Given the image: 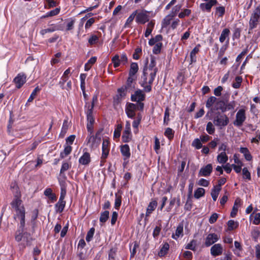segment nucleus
<instances>
[{"label":"nucleus","instance_id":"f257e3e1","mask_svg":"<svg viewBox=\"0 0 260 260\" xmlns=\"http://www.w3.org/2000/svg\"><path fill=\"white\" fill-rule=\"evenodd\" d=\"M155 72H151L149 70L143 69V74L141 77L140 84L141 87L144 88L146 92H149L151 91V84L156 76Z\"/></svg>","mask_w":260,"mask_h":260},{"label":"nucleus","instance_id":"f03ea898","mask_svg":"<svg viewBox=\"0 0 260 260\" xmlns=\"http://www.w3.org/2000/svg\"><path fill=\"white\" fill-rule=\"evenodd\" d=\"M213 122L215 126L221 129L229 124V118L225 114L217 112L214 117Z\"/></svg>","mask_w":260,"mask_h":260},{"label":"nucleus","instance_id":"7ed1b4c3","mask_svg":"<svg viewBox=\"0 0 260 260\" xmlns=\"http://www.w3.org/2000/svg\"><path fill=\"white\" fill-rule=\"evenodd\" d=\"M260 20V4L257 6L252 13L249 22V29L255 28Z\"/></svg>","mask_w":260,"mask_h":260},{"label":"nucleus","instance_id":"20e7f679","mask_svg":"<svg viewBox=\"0 0 260 260\" xmlns=\"http://www.w3.org/2000/svg\"><path fill=\"white\" fill-rule=\"evenodd\" d=\"M246 119L245 109L244 108L240 109L236 114V118L233 121V124L237 127H240L242 126Z\"/></svg>","mask_w":260,"mask_h":260},{"label":"nucleus","instance_id":"39448f33","mask_svg":"<svg viewBox=\"0 0 260 260\" xmlns=\"http://www.w3.org/2000/svg\"><path fill=\"white\" fill-rule=\"evenodd\" d=\"M143 90L137 89L134 93L132 94L131 100L133 102H142L145 99V94Z\"/></svg>","mask_w":260,"mask_h":260},{"label":"nucleus","instance_id":"423d86ee","mask_svg":"<svg viewBox=\"0 0 260 260\" xmlns=\"http://www.w3.org/2000/svg\"><path fill=\"white\" fill-rule=\"evenodd\" d=\"M26 76L24 73H19L13 80V82L16 84V87L17 88H21L26 82Z\"/></svg>","mask_w":260,"mask_h":260},{"label":"nucleus","instance_id":"0eeeda50","mask_svg":"<svg viewBox=\"0 0 260 260\" xmlns=\"http://www.w3.org/2000/svg\"><path fill=\"white\" fill-rule=\"evenodd\" d=\"M136 16V21L138 23L144 24L149 21V16L146 11L137 12Z\"/></svg>","mask_w":260,"mask_h":260},{"label":"nucleus","instance_id":"6e6552de","mask_svg":"<svg viewBox=\"0 0 260 260\" xmlns=\"http://www.w3.org/2000/svg\"><path fill=\"white\" fill-rule=\"evenodd\" d=\"M219 237L216 234L212 233L207 235L205 239V245L209 247L216 243L219 240Z\"/></svg>","mask_w":260,"mask_h":260},{"label":"nucleus","instance_id":"1a4fd4ad","mask_svg":"<svg viewBox=\"0 0 260 260\" xmlns=\"http://www.w3.org/2000/svg\"><path fill=\"white\" fill-rule=\"evenodd\" d=\"M136 79V77L128 76L126 84L124 87L126 88L127 92H132L135 89L136 83L134 82Z\"/></svg>","mask_w":260,"mask_h":260},{"label":"nucleus","instance_id":"9d476101","mask_svg":"<svg viewBox=\"0 0 260 260\" xmlns=\"http://www.w3.org/2000/svg\"><path fill=\"white\" fill-rule=\"evenodd\" d=\"M22 201L18 198H15L11 202L12 207L16 210V215L19 214V211H25L23 206H21Z\"/></svg>","mask_w":260,"mask_h":260},{"label":"nucleus","instance_id":"9b49d317","mask_svg":"<svg viewBox=\"0 0 260 260\" xmlns=\"http://www.w3.org/2000/svg\"><path fill=\"white\" fill-rule=\"evenodd\" d=\"M217 0H210L208 1L207 3H201L200 5V8L202 10V11H207L208 12H210L211 8L216 5L217 4Z\"/></svg>","mask_w":260,"mask_h":260},{"label":"nucleus","instance_id":"f8f14e48","mask_svg":"<svg viewBox=\"0 0 260 260\" xmlns=\"http://www.w3.org/2000/svg\"><path fill=\"white\" fill-rule=\"evenodd\" d=\"M223 252V248L220 244H215L210 249L211 254L213 256L220 255Z\"/></svg>","mask_w":260,"mask_h":260},{"label":"nucleus","instance_id":"ddd939ff","mask_svg":"<svg viewBox=\"0 0 260 260\" xmlns=\"http://www.w3.org/2000/svg\"><path fill=\"white\" fill-rule=\"evenodd\" d=\"M212 169L213 168L212 165L208 164L206 166L201 168L199 172V176L204 177L209 176L212 172Z\"/></svg>","mask_w":260,"mask_h":260},{"label":"nucleus","instance_id":"4468645a","mask_svg":"<svg viewBox=\"0 0 260 260\" xmlns=\"http://www.w3.org/2000/svg\"><path fill=\"white\" fill-rule=\"evenodd\" d=\"M91 161L90 154L87 151L84 152L79 159V163L82 165L87 166Z\"/></svg>","mask_w":260,"mask_h":260},{"label":"nucleus","instance_id":"2eb2a0df","mask_svg":"<svg viewBox=\"0 0 260 260\" xmlns=\"http://www.w3.org/2000/svg\"><path fill=\"white\" fill-rule=\"evenodd\" d=\"M120 152L124 160L129 159L131 157L130 148L128 145L124 144L121 145Z\"/></svg>","mask_w":260,"mask_h":260},{"label":"nucleus","instance_id":"dca6fc26","mask_svg":"<svg viewBox=\"0 0 260 260\" xmlns=\"http://www.w3.org/2000/svg\"><path fill=\"white\" fill-rule=\"evenodd\" d=\"M109 142L107 140L104 139L103 140V142L102 143V159H106L108 156L109 152Z\"/></svg>","mask_w":260,"mask_h":260},{"label":"nucleus","instance_id":"f3484780","mask_svg":"<svg viewBox=\"0 0 260 260\" xmlns=\"http://www.w3.org/2000/svg\"><path fill=\"white\" fill-rule=\"evenodd\" d=\"M144 69L149 70L151 72H155V73L156 74L158 69L156 67L155 58L154 56H151L150 63L148 66L144 67Z\"/></svg>","mask_w":260,"mask_h":260},{"label":"nucleus","instance_id":"a211bd4d","mask_svg":"<svg viewBox=\"0 0 260 260\" xmlns=\"http://www.w3.org/2000/svg\"><path fill=\"white\" fill-rule=\"evenodd\" d=\"M122 140L124 143L129 142L132 138V134L131 132V129H125L123 132L122 135Z\"/></svg>","mask_w":260,"mask_h":260},{"label":"nucleus","instance_id":"6ab92c4d","mask_svg":"<svg viewBox=\"0 0 260 260\" xmlns=\"http://www.w3.org/2000/svg\"><path fill=\"white\" fill-rule=\"evenodd\" d=\"M230 31L228 28H224L221 32L219 37V41L220 43H223L226 39H227L226 44H229V35Z\"/></svg>","mask_w":260,"mask_h":260},{"label":"nucleus","instance_id":"aec40b11","mask_svg":"<svg viewBox=\"0 0 260 260\" xmlns=\"http://www.w3.org/2000/svg\"><path fill=\"white\" fill-rule=\"evenodd\" d=\"M183 224L182 223H180L178 226L177 227L175 234L172 235V238L174 239L177 240L180 237H182L183 235Z\"/></svg>","mask_w":260,"mask_h":260},{"label":"nucleus","instance_id":"412c9836","mask_svg":"<svg viewBox=\"0 0 260 260\" xmlns=\"http://www.w3.org/2000/svg\"><path fill=\"white\" fill-rule=\"evenodd\" d=\"M241 205V200L240 198H237L234 202V205L233 206L232 211L231 212V216L232 217H234L238 212V207L240 206Z\"/></svg>","mask_w":260,"mask_h":260},{"label":"nucleus","instance_id":"4be33fe9","mask_svg":"<svg viewBox=\"0 0 260 260\" xmlns=\"http://www.w3.org/2000/svg\"><path fill=\"white\" fill-rule=\"evenodd\" d=\"M32 238L29 233L27 232L23 233V242H25V244L21 243L20 245L22 247V248H24L26 245H30L32 241Z\"/></svg>","mask_w":260,"mask_h":260},{"label":"nucleus","instance_id":"5701e85b","mask_svg":"<svg viewBox=\"0 0 260 260\" xmlns=\"http://www.w3.org/2000/svg\"><path fill=\"white\" fill-rule=\"evenodd\" d=\"M87 145H88L90 148H93L95 146L96 143L98 142V140L96 139L93 135H89L86 139Z\"/></svg>","mask_w":260,"mask_h":260},{"label":"nucleus","instance_id":"b1692460","mask_svg":"<svg viewBox=\"0 0 260 260\" xmlns=\"http://www.w3.org/2000/svg\"><path fill=\"white\" fill-rule=\"evenodd\" d=\"M200 47V45L199 44H198L190 52V64L196 62L197 61L196 54L199 52Z\"/></svg>","mask_w":260,"mask_h":260},{"label":"nucleus","instance_id":"393cba45","mask_svg":"<svg viewBox=\"0 0 260 260\" xmlns=\"http://www.w3.org/2000/svg\"><path fill=\"white\" fill-rule=\"evenodd\" d=\"M17 216L20 218V229L22 232H23V229L25 226V211L22 210L21 211H19V214L16 215Z\"/></svg>","mask_w":260,"mask_h":260},{"label":"nucleus","instance_id":"a878e982","mask_svg":"<svg viewBox=\"0 0 260 260\" xmlns=\"http://www.w3.org/2000/svg\"><path fill=\"white\" fill-rule=\"evenodd\" d=\"M57 30H59V26L54 24H52L50 25V27L49 28L42 29L40 31V34L44 36L47 33L52 32Z\"/></svg>","mask_w":260,"mask_h":260},{"label":"nucleus","instance_id":"bb28decb","mask_svg":"<svg viewBox=\"0 0 260 260\" xmlns=\"http://www.w3.org/2000/svg\"><path fill=\"white\" fill-rule=\"evenodd\" d=\"M44 194L45 196L47 197L52 202L55 201L57 199L55 193L52 192V190L50 188H46L44 190Z\"/></svg>","mask_w":260,"mask_h":260},{"label":"nucleus","instance_id":"cd10ccee","mask_svg":"<svg viewBox=\"0 0 260 260\" xmlns=\"http://www.w3.org/2000/svg\"><path fill=\"white\" fill-rule=\"evenodd\" d=\"M138 70L139 67L138 63L136 62H132L131 64L128 76L135 77V75L138 72Z\"/></svg>","mask_w":260,"mask_h":260},{"label":"nucleus","instance_id":"c85d7f7f","mask_svg":"<svg viewBox=\"0 0 260 260\" xmlns=\"http://www.w3.org/2000/svg\"><path fill=\"white\" fill-rule=\"evenodd\" d=\"M157 203L156 201H152L150 202L147 207L146 215L148 216L156 208Z\"/></svg>","mask_w":260,"mask_h":260},{"label":"nucleus","instance_id":"c756f323","mask_svg":"<svg viewBox=\"0 0 260 260\" xmlns=\"http://www.w3.org/2000/svg\"><path fill=\"white\" fill-rule=\"evenodd\" d=\"M85 113L87 117V124H93L94 122V118L93 115V110L87 109L85 111Z\"/></svg>","mask_w":260,"mask_h":260},{"label":"nucleus","instance_id":"7c9ffc66","mask_svg":"<svg viewBox=\"0 0 260 260\" xmlns=\"http://www.w3.org/2000/svg\"><path fill=\"white\" fill-rule=\"evenodd\" d=\"M169 244L168 243H164L160 247L158 255L159 257H163L167 254L169 249Z\"/></svg>","mask_w":260,"mask_h":260},{"label":"nucleus","instance_id":"2f4dec72","mask_svg":"<svg viewBox=\"0 0 260 260\" xmlns=\"http://www.w3.org/2000/svg\"><path fill=\"white\" fill-rule=\"evenodd\" d=\"M240 152L243 154L246 160L250 161L252 159V157L248 149L246 147H241L240 148Z\"/></svg>","mask_w":260,"mask_h":260},{"label":"nucleus","instance_id":"473e14b6","mask_svg":"<svg viewBox=\"0 0 260 260\" xmlns=\"http://www.w3.org/2000/svg\"><path fill=\"white\" fill-rule=\"evenodd\" d=\"M217 159L220 164H225L228 160V156L225 152H221L217 156Z\"/></svg>","mask_w":260,"mask_h":260},{"label":"nucleus","instance_id":"72a5a7b5","mask_svg":"<svg viewBox=\"0 0 260 260\" xmlns=\"http://www.w3.org/2000/svg\"><path fill=\"white\" fill-rule=\"evenodd\" d=\"M69 128L68 121L67 120H64L63 122V124L61 127V132L59 134V137L63 138L66 135L67 131Z\"/></svg>","mask_w":260,"mask_h":260},{"label":"nucleus","instance_id":"f704fd0d","mask_svg":"<svg viewBox=\"0 0 260 260\" xmlns=\"http://www.w3.org/2000/svg\"><path fill=\"white\" fill-rule=\"evenodd\" d=\"M72 148L71 146H66L64 148V150L62 152L60 153V157L61 158H63L67 155H68L71 152Z\"/></svg>","mask_w":260,"mask_h":260},{"label":"nucleus","instance_id":"c9c22d12","mask_svg":"<svg viewBox=\"0 0 260 260\" xmlns=\"http://www.w3.org/2000/svg\"><path fill=\"white\" fill-rule=\"evenodd\" d=\"M71 167V164H69L67 162L63 161L62 162L60 170V175H62L63 177H65L63 173L69 170Z\"/></svg>","mask_w":260,"mask_h":260},{"label":"nucleus","instance_id":"e433bc0d","mask_svg":"<svg viewBox=\"0 0 260 260\" xmlns=\"http://www.w3.org/2000/svg\"><path fill=\"white\" fill-rule=\"evenodd\" d=\"M221 189V188H220L219 187L216 188V187H214V186L212 189L211 192V197L214 201H216Z\"/></svg>","mask_w":260,"mask_h":260},{"label":"nucleus","instance_id":"4c0bfd02","mask_svg":"<svg viewBox=\"0 0 260 260\" xmlns=\"http://www.w3.org/2000/svg\"><path fill=\"white\" fill-rule=\"evenodd\" d=\"M181 11L178 14L179 18H183L186 16H189L191 13V10L188 9H181Z\"/></svg>","mask_w":260,"mask_h":260},{"label":"nucleus","instance_id":"58836bf2","mask_svg":"<svg viewBox=\"0 0 260 260\" xmlns=\"http://www.w3.org/2000/svg\"><path fill=\"white\" fill-rule=\"evenodd\" d=\"M66 205L65 201H58L55 204V207L57 212L61 213L63 211Z\"/></svg>","mask_w":260,"mask_h":260},{"label":"nucleus","instance_id":"ea45409f","mask_svg":"<svg viewBox=\"0 0 260 260\" xmlns=\"http://www.w3.org/2000/svg\"><path fill=\"white\" fill-rule=\"evenodd\" d=\"M205 190L203 188H198L194 191V197L196 199H199L204 196Z\"/></svg>","mask_w":260,"mask_h":260},{"label":"nucleus","instance_id":"a19ab883","mask_svg":"<svg viewBox=\"0 0 260 260\" xmlns=\"http://www.w3.org/2000/svg\"><path fill=\"white\" fill-rule=\"evenodd\" d=\"M109 217V212L108 211H105L101 212L100 217V221L102 223H105Z\"/></svg>","mask_w":260,"mask_h":260},{"label":"nucleus","instance_id":"79ce46f5","mask_svg":"<svg viewBox=\"0 0 260 260\" xmlns=\"http://www.w3.org/2000/svg\"><path fill=\"white\" fill-rule=\"evenodd\" d=\"M174 17L172 16L170 14L166 16L165 18L163 19L162 22V27H165L169 25L171 23V21L173 19Z\"/></svg>","mask_w":260,"mask_h":260},{"label":"nucleus","instance_id":"37998d69","mask_svg":"<svg viewBox=\"0 0 260 260\" xmlns=\"http://www.w3.org/2000/svg\"><path fill=\"white\" fill-rule=\"evenodd\" d=\"M170 109L168 107H167L165 111L164 117V124L168 125L170 121Z\"/></svg>","mask_w":260,"mask_h":260},{"label":"nucleus","instance_id":"c03bdc74","mask_svg":"<svg viewBox=\"0 0 260 260\" xmlns=\"http://www.w3.org/2000/svg\"><path fill=\"white\" fill-rule=\"evenodd\" d=\"M197 241L195 240H192L189 243L185 245L186 249H189L192 251L196 250Z\"/></svg>","mask_w":260,"mask_h":260},{"label":"nucleus","instance_id":"a18cd8bd","mask_svg":"<svg viewBox=\"0 0 260 260\" xmlns=\"http://www.w3.org/2000/svg\"><path fill=\"white\" fill-rule=\"evenodd\" d=\"M112 62L115 68L118 67L121 63L120 56L118 54H116L112 58Z\"/></svg>","mask_w":260,"mask_h":260},{"label":"nucleus","instance_id":"49530a36","mask_svg":"<svg viewBox=\"0 0 260 260\" xmlns=\"http://www.w3.org/2000/svg\"><path fill=\"white\" fill-rule=\"evenodd\" d=\"M242 81V78L241 76H237L235 78V82L232 84V87L235 89L240 88Z\"/></svg>","mask_w":260,"mask_h":260},{"label":"nucleus","instance_id":"de8ad7c7","mask_svg":"<svg viewBox=\"0 0 260 260\" xmlns=\"http://www.w3.org/2000/svg\"><path fill=\"white\" fill-rule=\"evenodd\" d=\"M165 136L168 138L170 140H172L174 135V132L173 129L170 127H168L166 129L164 133Z\"/></svg>","mask_w":260,"mask_h":260},{"label":"nucleus","instance_id":"09e8293b","mask_svg":"<svg viewBox=\"0 0 260 260\" xmlns=\"http://www.w3.org/2000/svg\"><path fill=\"white\" fill-rule=\"evenodd\" d=\"M206 130L207 132L210 135H213L215 133V127L211 122L207 123L206 125Z\"/></svg>","mask_w":260,"mask_h":260},{"label":"nucleus","instance_id":"8fccbe9b","mask_svg":"<svg viewBox=\"0 0 260 260\" xmlns=\"http://www.w3.org/2000/svg\"><path fill=\"white\" fill-rule=\"evenodd\" d=\"M97 101L98 96L96 95H94L92 99L91 104L90 105L88 103H86L85 108H87L88 109H91V110H93L94 104Z\"/></svg>","mask_w":260,"mask_h":260},{"label":"nucleus","instance_id":"3c124183","mask_svg":"<svg viewBox=\"0 0 260 260\" xmlns=\"http://www.w3.org/2000/svg\"><path fill=\"white\" fill-rule=\"evenodd\" d=\"M234 107H235L234 102H232L227 103V104L225 103V106H224V108H223L222 109V112L224 113L227 111L233 110L234 109Z\"/></svg>","mask_w":260,"mask_h":260},{"label":"nucleus","instance_id":"603ef678","mask_svg":"<svg viewBox=\"0 0 260 260\" xmlns=\"http://www.w3.org/2000/svg\"><path fill=\"white\" fill-rule=\"evenodd\" d=\"M182 6L181 5H177L175 6L172 9V10L170 13V15L173 16V17H175L176 16L177 13L180 11V10L181 9Z\"/></svg>","mask_w":260,"mask_h":260},{"label":"nucleus","instance_id":"864d4df0","mask_svg":"<svg viewBox=\"0 0 260 260\" xmlns=\"http://www.w3.org/2000/svg\"><path fill=\"white\" fill-rule=\"evenodd\" d=\"M242 174L244 179L251 180V174L249 172L247 168L245 167L242 169Z\"/></svg>","mask_w":260,"mask_h":260},{"label":"nucleus","instance_id":"5fc2aeb1","mask_svg":"<svg viewBox=\"0 0 260 260\" xmlns=\"http://www.w3.org/2000/svg\"><path fill=\"white\" fill-rule=\"evenodd\" d=\"M94 231L95 229L94 228H91L88 231L87 235L86 236V240L87 242H90L92 240L94 233Z\"/></svg>","mask_w":260,"mask_h":260},{"label":"nucleus","instance_id":"6e6d98bb","mask_svg":"<svg viewBox=\"0 0 260 260\" xmlns=\"http://www.w3.org/2000/svg\"><path fill=\"white\" fill-rule=\"evenodd\" d=\"M142 119V115L141 114H138L136 119L133 122V127L134 128H138Z\"/></svg>","mask_w":260,"mask_h":260},{"label":"nucleus","instance_id":"4d7b16f0","mask_svg":"<svg viewBox=\"0 0 260 260\" xmlns=\"http://www.w3.org/2000/svg\"><path fill=\"white\" fill-rule=\"evenodd\" d=\"M192 146L197 149H200L203 147L201 141L199 138H196L192 141Z\"/></svg>","mask_w":260,"mask_h":260},{"label":"nucleus","instance_id":"13d9d810","mask_svg":"<svg viewBox=\"0 0 260 260\" xmlns=\"http://www.w3.org/2000/svg\"><path fill=\"white\" fill-rule=\"evenodd\" d=\"M216 100L217 98L213 96L208 98L206 103V107L208 108H211L213 106V104L216 102Z\"/></svg>","mask_w":260,"mask_h":260},{"label":"nucleus","instance_id":"bf43d9fd","mask_svg":"<svg viewBox=\"0 0 260 260\" xmlns=\"http://www.w3.org/2000/svg\"><path fill=\"white\" fill-rule=\"evenodd\" d=\"M41 89L38 87H36L32 91L31 93L30 94V95L29 96V98L27 100V102H31L33 101V100L35 99V96H36L37 92L40 91Z\"/></svg>","mask_w":260,"mask_h":260},{"label":"nucleus","instance_id":"052dcab7","mask_svg":"<svg viewBox=\"0 0 260 260\" xmlns=\"http://www.w3.org/2000/svg\"><path fill=\"white\" fill-rule=\"evenodd\" d=\"M121 204V197L118 196L117 193L115 194V200L114 203L115 208L118 210Z\"/></svg>","mask_w":260,"mask_h":260},{"label":"nucleus","instance_id":"680f3d73","mask_svg":"<svg viewBox=\"0 0 260 260\" xmlns=\"http://www.w3.org/2000/svg\"><path fill=\"white\" fill-rule=\"evenodd\" d=\"M118 94L117 95L118 98L124 97L126 95V92H127L126 88L122 86L121 88H119L117 90Z\"/></svg>","mask_w":260,"mask_h":260},{"label":"nucleus","instance_id":"e2e57ef3","mask_svg":"<svg viewBox=\"0 0 260 260\" xmlns=\"http://www.w3.org/2000/svg\"><path fill=\"white\" fill-rule=\"evenodd\" d=\"M162 43H156L153 49V53L155 54H157L160 53L162 47Z\"/></svg>","mask_w":260,"mask_h":260},{"label":"nucleus","instance_id":"0e129e2a","mask_svg":"<svg viewBox=\"0 0 260 260\" xmlns=\"http://www.w3.org/2000/svg\"><path fill=\"white\" fill-rule=\"evenodd\" d=\"M137 14V10L133 12L132 14L128 17V18L126 20V21L125 23V27H126L128 24L131 23L134 19L135 17H136V15Z\"/></svg>","mask_w":260,"mask_h":260},{"label":"nucleus","instance_id":"69168bd1","mask_svg":"<svg viewBox=\"0 0 260 260\" xmlns=\"http://www.w3.org/2000/svg\"><path fill=\"white\" fill-rule=\"evenodd\" d=\"M225 8L223 6H220L216 8V14L218 17H222L225 13Z\"/></svg>","mask_w":260,"mask_h":260},{"label":"nucleus","instance_id":"338daca9","mask_svg":"<svg viewBox=\"0 0 260 260\" xmlns=\"http://www.w3.org/2000/svg\"><path fill=\"white\" fill-rule=\"evenodd\" d=\"M99 41V38L96 35H93L88 39V43L90 45L96 43Z\"/></svg>","mask_w":260,"mask_h":260},{"label":"nucleus","instance_id":"774afa93","mask_svg":"<svg viewBox=\"0 0 260 260\" xmlns=\"http://www.w3.org/2000/svg\"><path fill=\"white\" fill-rule=\"evenodd\" d=\"M116 252V249L111 248L108 253V260H115Z\"/></svg>","mask_w":260,"mask_h":260}]
</instances>
